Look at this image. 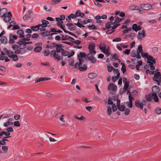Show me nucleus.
Wrapping results in <instances>:
<instances>
[{"label": "nucleus", "mask_w": 161, "mask_h": 161, "mask_svg": "<svg viewBox=\"0 0 161 161\" xmlns=\"http://www.w3.org/2000/svg\"><path fill=\"white\" fill-rule=\"evenodd\" d=\"M139 7L138 6L133 5L129 7V9L130 10H138L139 9Z\"/></svg>", "instance_id": "26"}, {"label": "nucleus", "mask_w": 161, "mask_h": 161, "mask_svg": "<svg viewBox=\"0 0 161 161\" xmlns=\"http://www.w3.org/2000/svg\"><path fill=\"white\" fill-rule=\"evenodd\" d=\"M97 75V74L96 73H91L88 74V77L92 79L95 78Z\"/></svg>", "instance_id": "31"}, {"label": "nucleus", "mask_w": 161, "mask_h": 161, "mask_svg": "<svg viewBox=\"0 0 161 161\" xmlns=\"http://www.w3.org/2000/svg\"><path fill=\"white\" fill-rule=\"evenodd\" d=\"M118 59V57L116 53L114 54L112 56V58L111 60L112 61H114Z\"/></svg>", "instance_id": "34"}, {"label": "nucleus", "mask_w": 161, "mask_h": 161, "mask_svg": "<svg viewBox=\"0 0 161 161\" xmlns=\"http://www.w3.org/2000/svg\"><path fill=\"white\" fill-rule=\"evenodd\" d=\"M61 55L64 56H68V55L69 54V53L67 51H65L64 49L61 53Z\"/></svg>", "instance_id": "40"}, {"label": "nucleus", "mask_w": 161, "mask_h": 161, "mask_svg": "<svg viewBox=\"0 0 161 161\" xmlns=\"http://www.w3.org/2000/svg\"><path fill=\"white\" fill-rule=\"evenodd\" d=\"M87 67L86 64H83L82 66H80L78 68L79 70L81 71H83L86 70L87 69Z\"/></svg>", "instance_id": "21"}, {"label": "nucleus", "mask_w": 161, "mask_h": 161, "mask_svg": "<svg viewBox=\"0 0 161 161\" xmlns=\"http://www.w3.org/2000/svg\"><path fill=\"white\" fill-rule=\"evenodd\" d=\"M3 20L6 22H8L11 20V18L9 16L4 15Z\"/></svg>", "instance_id": "36"}, {"label": "nucleus", "mask_w": 161, "mask_h": 161, "mask_svg": "<svg viewBox=\"0 0 161 161\" xmlns=\"http://www.w3.org/2000/svg\"><path fill=\"white\" fill-rule=\"evenodd\" d=\"M126 104L127 105L128 107L129 108H131L132 107V102H130L129 101L126 102Z\"/></svg>", "instance_id": "48"}, {"label": "nucleus", "mask_w": 161, "mask_h": 161, "mask_svg": "<svg viewBox=\"0 0 161 161\" xmlns=\"http://www.w3.org/2000/svg\"><path fill=\"white\" fill-rule=\"evenodd\" d=\"M138 35L137 37L138 39H142V38H144L145 36V33L144 30H143L142 32L139 31L138 33Z\"/></svg>", "instance_id": "13"}, {"label": "nucleus", "mask_w": 161, "mask_h": 161, "mask_svg": "<svg viewBox=\"0 0 161 161\" xmlns=\"http://www.w3.org/2000/svg\"><path fill=\"white\" fill-rule=\"evenodd\" d=\"M115 68L112 66H108V71L109 72H111L112 70H114Z\"/></svg>", "instance_id": "57"}, {"label": "nucleus", "mask_w": 161, "mask_h": 161, "mask_svg": "<svg viewBox=\"0 0 161 161\" xmlns=\"http://www.w3.org/2000/svg\"><path fill=\"white\" fill-rule=\"evenodd\" d=\"M95 44L92 43L89 44L88 49L89 50V52L92 53L94 55L96 53V51L95 50Z\"/></svg>", "instance_id": "3"}, {"label": "nucleus", "mask_w": 161, "mask_h": 161, "mask_svg": "<svg viewBox=\"0 0 161 161\" xmlns=\"http://www.w3.org/2000/svg\"><path fill=\"white\" fill-rule=\"evenodd\" d=\"M142 46L141 45H140L138 46V48L136 51V53H137V56L138 58H141V57L140 55V54L141 53L143 52L142 49Z\"/></svg>", "instance_id": "11"}, {"label": "nucleus", "mask_w": 161, "mask_h": 161, "mask_svg": "<svg viewBox=\"0 0 161 161\" xmlns=\"http://www.w3.org/2000/svg\"><path fill=\"white\" fill-rule=\"evenodd\" d=\"M14 125L15 126L19 127L20 125V124L18 121H16L14 122Z\"/></svg>", "instance_id": "54"}, {"label": "nucleus", "mask_w": 161, "mask_h": 161, "mask_svg": "<svg viewBox=\"0 0 161 161\" xmlns=\"http://www.w3.org/2000/svg\"><path fill=\"white\" fill-rule=\"evenodd\" d=\"M40 27L39 25L38 24L36 25L31 26V28L32 31H35L39 30Z\"/></svg>", "instance_id": "29"}, {"label": "nucleus", "mask_w": 161, "mask_h": 161, "mask_svg": "<svg viewBox=\"0 0 161 161\" xmlns=\"http://www.w3.org/2000/svg\"><path fill=\"white\" fill-rule=\"evenodd\" d=\"M50 31H45L43 32H42L41 33V35L43 37H45L47 36H49L50 34Z\"/></svg>", "instance_id": "33"}, {"label": "nucleus", "mask_w": 161, "mask_h": 161, "mask_svg": "<svg viewBox=\"0 0 161 161\" xmlns=\"http://www.w3.org/2000/svg\"><path fill=\"white\" fill-rule=\"evenodd\" d=\"M86 54L84 52H80L79 54L77 55L78 58L81 59V60H83L82 59V58H86Z\"/></svg>", "instance_id": "17"}, {"label": "nucleus", "mask_w": 161, "mask_h": 161, "mask_svg": "<svg viewBox=\"0 0 161 161\" xmlns=\"http://www.w3.org/2000/svg\"><path fill=\"white\" fill-rule=\"evenodd\" d=\"M131 56L133 57H136L137 58L139 59L140 58H138L137 56L136 52L135 50H132L130 53Z\"/></svg>", "instance_id": "27"}, {"label": "nucleus", "mask_w": 161, "mask_h": 161, "mask_svg": "<svg viewBox=\"0 0 161 161\" xmlns=\"http://www.w3.org/2000/svg\"><path fill=\"white\" fill-rule=\"evenodd\" d=\"M13 122H9L8 120L7 122L4 123L3 124V126L4 127H7L8 126L13 124Z\"/></svg>", "instance_id": "46"}, {"label": "nucleus", "mask_w": 161, "mask_h": 161, "mask_svg": "<svg viewBox=\"0 0 161 161\" xmlns=\"http://www.w3.org/2000/svg\"><path fill=\"white\" fill-rule=\"evenodd\" d=\"M132 29L135 31L137 32L141 29V27L140 25H137L136 24H135L133 25Z\"/></svg>", "instance_id": "16"}, {"label": "nucleus", "mask_w": 161, "mask_h": 161, "mask_svg": "<svg viewBox=\"0 0 161 161\" xmlns=\"http://www.w3.org/2000/svg\"><path fill=\"white\" fill-rule=\"evenodd\" d=\"M117 108L120 111L123 112L125 110V106L124 105H121L117 107Z\"/></svg>", "instance_id": "37"}, {"label": "nucleus", "mask_w": 161, "mask_h": 161, "mask_svg": "<svg viewBox=\"0 0 161 161\" xmlns=\"http://www.w3.org/2000/svg\"><path fill=\"white\" fill-rule=\"evenodd\" d=\"M66 26L68 27V29L70 31H72L75 30L76 26L74 24L72 23H69L66 24Z\"/></svg>", "instance_id": "6"}, {"label": "nucleus", "mask_w": 161, "mask_h": 161, "mask_svg": "<svg viewBox=\"0 0 161 161\" xmlns=\"http://www.w3.org/2000/svg\"><path fill=\"white\" fill-rule=\"evenodd\" d=\"M42 44L41 42L38 43L36 44V47L34 49V51L36 53L40 52L42 49Z\"/></svg>", "instance_id": "4"}, {"label": "nucleus", "mask_w": 161, "mask_h": 161, "mask_svg": "<svg viewBox=\"0 0 161 161\" xmlns=\"http://www.w3.org/2000/svg\"><path fill=\"white\" fill-rule=\"evenodd\" d=\"M147 63H155L156 60L155 59L153 58V57L151 55H149L147 58Z\"/></svg>", "instance_id": "15"}, {"label": "nucleus", "mask_w": 161, "mask_h": 161, "mask_svg": "<svg viewBox=\"0 0 161 161\" xmlns=\"http://www.w3.org/2000/svg\"><path fill=\"white\" fill-rule=\"evenodd\" d=\"M17 33L18 34L20 35V38H23L25 37V36L24 35V31L22 30L19 29L18 30Z\"/></svg>", "instance_id": "20"}, {"label": "nucleus", "mask_w": 161, "mask_h": 161, "mask_svg": "<svg viewBox=\"0 0 161 161\" xmlns=\"http://www.w3.org/2000/svg\"><path fill=\"white\" fill-rule=\"evenodd\" d=\"M12 60L14 61H16L18 60V56L16 54H14L13 55Z\"/></svg>", "instance_id": "49"}, {"label": "nucleus", "mask_w": 161, "mask_h": 161, "mask_svg": "<svg viewBox=\"0 0 161 161\" xmlns=\"http://www.w3.org/2000/svg\"><path fill=\"white\" fill-rule=\"evenodd\" d=\"M63 23V22H59L58 23H57V25L59 26L60 28L64 31L65 30V26L64 24V26L63 25H62V23Z\"/></svg>", "instance_id": "32"}, {"label": "nucleus", "mask_w": 161, "mask_h": 161, "mask_svg": "<svg viewBox=\"0 0 161 161\" xmlns=\"http://www.w3.org/2000/svg\"><path fill=\"white\" fill-rule=\"evenodd\" d=\"M155 111L157 114H160L161 113V109L159 107L156 108Z\"/></svg>", "instance_id": "47"}, {"label": "nucleus", "mask_w": 161, "mask_h": 161, "mask_svg": "<svg viewBox=\"0 0 161 161\" xmlns=\"http://www.w3.org/2000/svg\"><path fill=\"white\" fill-rule=\"evenodd\" d=\"M6 130L8 132H13L14 130L12 127L10 126L8 127V128H7L6 129Z\"/></svg>", "instance_id": "62"}, {"label": "nucleus", "mask_w": 161, "mask_h": 161, "mask_svg": "<svg viewBox=\"0 0 161 161\" xmlns=\"http://www.w3.org/2000/svg\"><path fill=\"white\" fill-rule=\"evenodd\" d=\"M12 48L13 50H16V49H18V48H19L20 47H19V46L15 44H14L12 45Z\"/></svg>", "instance_id": "53"}, {"label": "nucleus", "mask_w": 161, "mask_h": 161, "mask_svg": "<svg viewBox=\"0 0 161 161\" xmlns=\"http://www.w3.org/2000/svg\"><path fill=\"white\" fill-rule=\"evenodd\" d=\"M130 110L128 108H126L125 110L124 114L126 115H128L129 114Z\"/></svg>", "instance_id": "64"}, {"label": "nucleus", "mask_w": 161, "mask_h": 161, "mask_svg": "<svg viewBox=\"0 0 161 161\" xmlns=\"http://www.w3.org/2000/svg\"><path fill=\"white\" fill-rule=\"evenodd\" d=\"M115 31L114 30H112V29H109L107 30L106 31V33L107 34H111L112 33L114 32Z\"/></svg>", "instance_id": "61"}, {"label": "nucleus", "mask_w": 161, "mask_h": 161, "mask_svg": "<svg viewBox=\"0 0 161 161\" xmlns=\"http://www.w3.org/2000/svg\"><path fill=\"white\" fill-rule=\"evenodd\" d=\"M134 99V98L132 96L131 93L129 95V100L130 102H132V100Z\"/></svg>", "instance_id": "58"}, {"label": "nucleus", "mask_w": 161, "mask_h": 161, "mask_svg": "<svg viewBox=\"0 0 161 161\" xmlns=\"http://www.w3.org/2000/svg\"><path fill=\"white\" fill-rule=\"evenodd\" d=\"M50 53V52L48 50H46L44 52V55L45 56H48Z\"/></svg>", "instance_id": "63"}, {"label": "nucleus", "mask_w": 161, "mask_h": 161, "mask_svg": "<svg viewBox=\"0 0 161 161\" xmlns=\"http://www.w3.org/2000/svg\"><path fill=\"white\" fill-rule=\"evenodd\" d=\"M124 18H120L119 17H117L115 18L116 21H117V23H119L124 19Z\"/></svg>", "instance_id": "59"}, {"label": "nucleus", "mask_w": 161, "mask_h": 161, "mask_svg": "<svg viewBox=\"0 0 161 161\" xmlns=\"http://www.w3.org/2000/svg\"><path fill=\"white\" fill-rule=\"evenodd\" d=\"M113 24V22L110 21L107 23L105 25V29H109L111 27V25Z\"/></svg>", "instance_id": "35"}, {"label": "nucleus", "mask_w": 161, "mask_h": 161, "mask_svg": "<svg viewBox=\"0 0 161 161\" xmlns=\"http://www.w3.org/2000/svg\"><path fill=\"white\" fill-rule=\"evenodd\" d=\"M50 78H47L46 77H40L38 79H37L35 80V83H36L38 82L42 81H46L51 80Z\"/></svg>", "instance_id": "14"}, {"label": "nucleus", "mask_w": 161, "mask_h": 161, "mask_svg": "<svg viewBox=\"0 0 161 161\" xmlns=\"http://www.w3.org/2000/svg\"><path fill=\"white\" fill-rule=\"evenodd\" d=\"M92 19H88L87 20H84L81 22V24L83 25L86 24L91 22Z\"/></svg>", "instance_id": "41"}, {"label": "nucleus", "mask_w": 161, "mask_h": 161, "mask_svg": "<svg viewBox=\"0 0 161 161\" xmlns=\"http://www.w3.org/2000/svg\"><path fill=\"white\" fill-rule=\"evenodd\" d=\"M31 18V16L28 14H25L23 17V19L24 20L29 19Z\"/></svg>", "instance_id": "50"}, {"label": "nucleus", "mask_w": 161, "mask_h": 161, "mask_svg": "<svg viewBox=\"0 0 161 161\" xmlns=\"http://www.w3.org/2000/svg\"><path fill=\"white\" fill-rule=\"evenodd\" d=\"M79 62H76L74 68L75 69H78L80 66V65H82L83 64L84 61L81 60V59H78Z\"/></svg>", "instance_id": "12"}, {"label": "nucleus", "mask_w": 161, "mask_h": 161, "mask_svg": "<svg viewBox=\"0 0 161 161\" xmlns=\"http://www.w3.org/2000/svg\"><path fill=\"white\" fill-rule=\"evenodd\" d=\"M87 27L89 28L90 29V30H96V29H97V28L94 25H88Z\"/></svg>", "instance_id": "44"}, {"label": "nucleus", "mask_w": 161, "mask_h": 161, "mask_svg": "<svg viewBox=\"0 0 161 161\" xmlns=\"http://www.w3.org/2000/svg\"><path fill=\"white\" fill-rule=\"evenodd\" d=\"M0 41L2 43L4 44H7L8 42L7 38L4 36H3L1 37Z\"/></svg>", "instance_id": "24"}, {"label": "nucleus", "mask_w": 161, "mask_h": 161, "mask_svg": "<svg viewBox=\"0 0 161 161\" xmlns=\"http://www.w3.org/2000/svg\"><path fill=\"white\" fill-rule=\"evenodd\" d=\"M2 149L4 153H6L8 151V147L6 146H3L2 147Z\"/></svg>", "instance_id": "45"}, {"label": "nucleus", "mask_w": 161, "mask_h": 161, "mask_svg": "<svg viewBox=\"0 0 161 161\" xmlns=\"http://www.w3.org/2000/svg\"><path fill=\"white\" fill-rule=\"evenodd\" d=\"M15 42L14 40L11 37V35H10L8 43L10 44H12L14 43Z\"/></svg>", "instance_id": "42"}, {"label": "nucleus", "mask_w": 161, "mask_h": 161, "mask_svg": "<svg viewBox=\"0 0 161 161\" xmlns=\"http://www.w3.org/2000/svg\"><path fill=\"white\" fill-rule=\"evenodd\" d=\"M31 36V38H37L38 37L39 35L38 34L35 33H34Z\"/></svg>", "instance_id": "55"}, {"label": "nucleus", "mask_w": 161, "mask_h": 161, "mask_svg": "<svg viewBox=\"0 0 161 161\" xmlns=\"http://www.w3.org/2000/svg\"><path fill=\"white\" fill-rule=\"evenodd\" d=\"M152 94H157L160 91V88L157 86H154L152 88Z\"/></svg>", "instance_id": "7"}, {"label": "nucleus", "mask_w": 161, "mask_h": 161, "mask_svg": "<svg viewBox=\"0 0 161 161\" xmlns=\"http://www.w3.org/2000/svg\"><path fill=\"white\" fill-rule=\"evenodd\" d=\"M100 49L102 52L106 49V45L103 43H101L99 45Z\"/></svg>", "instance_id": "22"}, {"label": "nucleus", "mask_w": 161, "mask_h": 161, "mask_svg": "<svg viewBox=\"0 0 161 161\" xmlns=\"http://www.w3.org/2000/svg\"><path fill=\"white\" fill-rule=\"evenodd\" d=\"M76 17L75 14H70L68 16V18H66V19L67 21H68V22H70L71 18L74 19L76 18Z\"/></svg>", "instance_id": "23"}, {"label": "nucleus", "mask_w": 161, "mask_h": 161, "mask_svg": "<svg viewBox=\"0 0 161 161\" xmlns=\"http://www.w3.org/2000/svg\"><path fill=\"white\" fill-rule=\"evenodd\" d=\"M108 89L109 90H111L113 92H115L117 89V86L114 85V84L111 83L108 86Z\"/></svg>", "instance_id": "8"}, {"label": "nucleus", "mask_w": 161, "mask_h": 161, "mask_svg": "<svg viewBox=\"0 0 161 161\" xmlns=\"http://www.w3.org/2000/svg\"><path fill=\"white\" fill-rule=\"evenodd\" d=\"M107 111L108 114L110 115L112 113V109L109 106H108L107 107Z\"/></svg>", "instance_id": "51"}, {"label": "nucleus", "mask_w": 161, "mask_h": 161, "mask_svg": "<svg viewBox=\"0 0 161 161\" xmlns=\"http://www.w3.org/2000/svg\"><path fill=\"white\" fill-rule=\"evenodd\" d=\"M130 52V49H126L125 51H123V53L124 54H127L128 55Z\"/></svg>", "instance_id": "60"}, {"label": "nucleus", "mask_w": 161, "mask_h": 161, "mask_svg": "<svg viewBox=\"0 0 161 161\" xmlns=\"http://www.w3.org/2000/svg\"><path fill=\"white\" fill-rule=\"evenodd\" d=\"M140 5L141 8L145 10H148L153 8L152 5L148 3L142 4Z\"/></svg>", "instance_id": "5"}, {"label": "nucleus", "mask_w": 161, "mask_h": 161, "mask_svg": "<svg viewBox=\"0 0 161 161\" xmlns=\"http://www.w3.org/2000/svg\"><path fill=\"white\" fill-rule=\"evenodd\" d=\"M153 80L157 83L158 85H159V82H161V75L160 72L157 71L154 74Z\"/></svg>", "instance_id": "2"}, {"label": "nucleus", "mask_w": 161, "mask_h": 161, "mask_svg": "<svg viewBox=\"0 0 161 161\" xmlns=\"http://www.w3.org/2000/svg\"><path fill=\"white\" fill-rule=\"evenodd\" d=\"M42 24H39V26L42 28H45L47 26V24H49V22L46 20H42Z\"/></svg>", "instance_id": "18"}, {"label": "nucleus", "mask_w": 161, "mask_h": 161, "mask_svg": "<svg viewBox=\"0 0 161 161\" xmlns=\"http://www.w3.org/2000/svg\"><path fill=\"white\" fill-rule=\"evenodd\" d=\"M63 47V46H61L60 45H58L56 47V52L57 53H59L62 52L63 50H64V49L62 48Z\"/></svg>", "instance_id": "30"}, {"label": "nucleus", "mask_w": 161, "mask_h": 161, "mask_svg": "<svg viewBox=\"0 0 161 161\" xmlns=\"http://www.w3.org/2000/svg\"><path fill=\"white\" fill-rule=\"evenodd\" d=\"M51 55H53V57L55 59H57L58 61H59L60 60V58L58 54L56 53V52L55 50H52L50 53Z\"/></svg>", "instance_id": "10"}, {"label": "nucleus", "mask_w": 161, "mask_h": 161, "mask_svg": "<svg viewBox=\"0 0 161 161\" xmlns=\"http://www.w3.org/2000/svg\"><path fill=\"white\" fill-rule=\"evenodd\" d=\"M135 105L138 108H139L141 109L143 108V107L142 105V102L140 103L139 100H136L135 102Z\"/></svg>", "instance_id": "19"}, {"label": "nucleus", "mask_w": 161, "mask_h": 161, "mask_svg": "<svg viewBox=\"0 0 161 161\" xmlns=\"http://www.w3.org/2000/svg\"><path fill=\"white\" fill-rule=\"evenodd\" d=\"M30 40L29 39H26L23 38L20 39L19 41L17 42L16 43L19 44L20 49H24L26 47V45L32 43L31 42H26V41H29Z\"/></svg>", "instance_id": "1"}, {"label": "nucleus", "mask_w": 161, "mask_h": 161, "mask_svg": "<svg viewBox=\"0 0 161 161\" xmlns=\"http://www.w3.org/2000/svg\"><path fill=\"white\" fill-rule=\"evenodd\" d=\"M152 98L155 102H158V98L157 94H152Z\"/></svg>", "instance_id": "28"}, {"label": "nucleus", "mask_w": 161, "mask_h": 161, "mask_svg": "<svg viewBox=\"0 0 161 161\" xmlns=\"http://www.w3.org/2000/svg\"><path fill=\"white\" fill-rule=\"evenodd\" d=\"M122 65V67L121 68V71L123 73H124L126 71V67L125 64L124 63H121Z\"/></svg>", "instance_id": "39"}, {"label": "nucleus", "mask_w": 161, "mask_h": 161, "mask_svg": "<svg viewBox=\"0 0 161 161\" xmlns=\"http://www.w3.org/2000/svg\"><path fill=\"white\" fill-rule=\"evenodd\" d=\"M74 60L72 58H71L69 59V62L70 65L71 66H74Z\"/></svg>", "instance_id": "56"}, {"label": "nucleus", "mask_w": 161, "mask_h": 161, "mask_svg": "<svg viewBox=\"0 0 161 161\" xmlns=\"http://www.w3.org/2000/svg\"><path fill=\"white\" fill-rule=\"evenodd\" d=\"M129 86V83H125L124 86V87L123 90V92H124L126 91Z\"/></svg>", "instance_id": "38"}, {"label": "nucleus", "mask_w": 161, "mask_h": 161, "mask_svg": "<svg viewBox=\"0 0 161 161\" xmlns=\"http://www.w3.org/2000/svg\"><path fill=\"white\" fill-rule=\"evenodd\" d=\"M152 93H149L148 95H146V100L147 102H150L152 101Z\"/></svg>", "instance_id": "25"}, {"label": "nucleus", "mask_w": 161, "mask_h": 161, "mask_svg": "<svg viewBox=\"0 0 161 161\" xmlns=\"http://www.w3.org/2000/svg\"><path fill=\"white\" fill-rule=\"evenodd\" d=\"M141 54L143 57L145 58H147L149 56L148 53H144L143 52L141 53Z\"/></svg>", "instance_id": "52"}, {"label": "nucleus", "mask_w": 161, "mask_h": 161, "mask_svg": "<svg viewBox=\"0 0 161 161\" xmlns=\"http://www.w3.org/2000/svg\"><path fill=\"white\" fill-rule=\"evenodd\" d=\"M102 52H103L104 54H105L107 57L108 56L110 53L109 52V50L106 49H105V50L103 51Z\"/></svg>", "instance_id": "43"}, {"label": "nucleus", "mask_w": 161, "mask_h": 161, "mask_svg": "<svg viewBox=\"0 0 161 161\" xmlns=\"http://www.w3.org/2000/svg\"><path fill=\"white\" fill-rule=\"evenodd\" d=\"M7 12V9L6 8H3L1 9L0 7V16L3 17L5 15Z\"/></svg>", "instance_id": "9"}]
</instances>
